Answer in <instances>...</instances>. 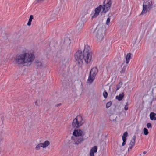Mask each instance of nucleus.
<instances>
[{"mask_svg":"<svg viewBox=\"0 0 156 156\" xmlns=\"http://www.w3.org/2000/svg\"><path fill=\"white\" fill-rule=\"evenodd\" d=\"M128 105L126 104V105L125 106V107H124V109L125 110H127L128 109Z\"/></svg>","mask_w":156,"mask_h":156,"instance_id":"nucleus-28","label":"nucleus"},{"mask_svg":"<svg viewBox=\"0 0 156 156\" xmlns=\"http://www.w3.org/2000/svg\"><path fill=\"white\" fill-rule=\"evenodd\" d=\"M84 135L83 132L81 129H75L73 133V136L71 137L72 142L73 144L78 146L84 140Z\"/></svg>","mask_w":156,"mask_h":156,"instance_id":"nucleus-3","label":"nucleus"},{"mask_svg":"<svg viewBox=\"0 0 156 156\" xmlns=\"http://www.w3.org/2000/svg\"><path fill=\"white\" fill-rule=\"evenodd\" d=\"M84 26V24L83 22L81 21L77 23L76 28L77 31L80 32L83 29Z\"/></svg>","mask_w":156,"mask_h":156,"instance_id":"nucleus-11","label":"nucleus"},{"mask_svg":"<svg viewBox=\"0 0 156 156\" xmlns=\"http://www.w3.org/2000/svg\"><path fill=\"white\" fill-rule=\"evenodd\" d=\"M61 105V103H58V104H56L55 105V106L57 107H58L60 106Z\"/></svg>","mask_w":156,"mask_h":156,"instance_id":"nucleus-29","label":"nucleus"},{"mask_svg":"<svg viewBox=\"0 0 156 156\" xmlns=\"http://www.w3.org/2000/svg\"><path fill=\"white\" fill-rule=\"evenodd\" d=\"M66 41H68L69 43H70V40L69 39H67Z\"/></svg>","mask_w":156,"mask_h":156,"instance_id":"nucleus-33","label":"nucleus"},{"mask_svg":"<svg viewBox=\"0 0 156 156\" xmlns=\"http://www.w3.org/2000/svg\"><path fill=\"white\" fill-rule=\"evenodd\" d=\"M35 103V105H36V106H38V103H37V101H36Z\"/></svg>","mask_w":156,"mask_h":156,"instance_id":"nucleus-31","label":"nucleus"},{"mask_svg":"<svg viewBox=\"0 0 156 156\" xmlns=\"http://www.w3.org/2000/svg\"><path fill=\"white\" fill-rule=\"evenodd\" d=\"M44 0H36L37 2L38 3H42Z\"/></svg>","mask_w":156,"mask_h":156,"instance_id":"nucleus-27","label":"nucleus"},{"mask_svg":"<svg viewBox=\"0 0 156 156\" xmlns=\"http://www.w3.org/2000/svg\"><path fill=\"white\" fill-rule=\"evenodd\" d=\"M2 140V137H0V143Z\"/></svg>","mask_w":156,"mask_h":156,"instance_id":"nucleus-34","label":"nucleus"},{"mask_svg":"<svg viewBox=\"0 0 156 156\" xmlns=\"http://www.w3.org/2000/svg\"><path fill=\"white\" fill-rule=\"evenodd\" d=\"M75 58L80 66L82 65L83 60L87 63H90L92 59V53L90 47L85 46L83 52L79 49L75 55Z\"/></svg>","mask_w":156,"mask_h":156,"instance_id":"nucleus-1","label":"nucleus"},{"mask_svg":"<svg viewBox=\"0 0 156 156\" xmlns=\"http://www.w3.org/2000/svg\"><path fill=\"white\" fill-rule=\"evenodd\" d=\"M98 72V69L96 67H94L91 69L90 73L89 76L87 80V83L90 84L92 83Z\"/></svg>","mask_w":156,"mask_h":156,"instance_id":"nucleus-6","label":"nucleus"},{"mask_svg":"<svg viewBox=\"0 0 156 156\" xmlns=\"http://www.w3.org/2000/svg\"><path fill=\"white\" fill-rule=\"evenodd\" d=\"M147 153V152L146 151H144L143 152V155L142 156H144V155L146 153Z\"/></svg>","mask_w":156,"mask_h":156,"instance_id":"nucleus-32","label":"nucleus"},{"mask_svg":"<svg viewBox=\"0 0 156 156\" xmlns=\"http://www.w3.org/2000/svg\"><path fill=\"white\" fill-rule=\"evenodd\" d=\"M156 115V114L154 113V112H151L150 114V119L151 120H156V117L155 116Z\"/></svg>","mask_w":156,"mask_h":156,"instance_id":"nucleus-17","label":"nucleus"},{"mask_svg":"<svg viewBox=\"0 0 156 156\" xmlns=\"http://www.w3.org/2000/svg\"><path fill=\"white\" fill-rule=\"evenodd\" d=\"M112 104V103L111 101H109L108 102L106 105V107L107 108H108L110 107Z\"/></svg>","mask_w":156,"mask_h":156,"instance_id":"nucleus-23","label":"nucleus"},{"mask_svg":"<svg viewBox=\"0 0 156 156\" xmlns=\"http://www.w3.org/2000/svg\"><path fill=\"white\" fill-rule=\"evenodd\" d=\"M110 19L109 18H108L106 20V24L107 25L108 24L110 23Z\"/></svg>","mask_w":156,"mask_h":156,"instance_id":"nucleus-25","label":"nucleus"},{"mask_svg":"<svg viewBox=\"0 0 156 156\" xmlns=\"http://www.w3.org/2000/svg\"><path fill=\"white\" fill-rule=\"evenodd\" d=\"M105 31V27L102 25H98L94 33L96 40L100 41L102 40Z\"/></svg>","mask_w":156,"mask_h":156,"instance_id":"nucleus-4","label":"nucleus"},{"mask_svg":"<svg viewBox=\"0 0 156 156\" xmlns=\"http://www.w3.org/2000/svg\"><path fill=\"white\" fill-rule=\"evenodd\" d=\"M84 122V121L83 119L82 116L78 115L73 120L72 126L73 128L76 129L81 126Z\"/></svg>","mask_w":156,"mask_h":156,"instance_id":"nucleus-5","label":"nucleus"},{"mask_svg":"<svg viewBox=\"0 0 156 156\" xmlns=\"http://www.w3.org/2000/svg\"><path fill=\"white\" fill-rule=\"evenodd\" d=\"M143 131H144V134L145 135H147L148 134V130L146 128H144Z\"/></svg>","mask_w":156,"mask_h":156,"instance_id":"nucleus-21","label":"nucleus"},{"mask_svg":"<svg viewBox=\"0 0 156 156\" xmlns=\"http://www.w3.org/2000/svg\"><path fill=\"white\" fill-rule=\"evenodd\" d=\"M126 67H127V66H124L123 67L121 71H120V73L121 74L124 73L125 72L126 69Z\"/></svg>","mask_w":156,"mask_h":156,"instance_id":"nucleus-20","label":"nucleus"},{"mask_svg":"<svg viewBox=\"0 0 156 156\" xmlns=\"http://www.w3.org/2000/svg\"><path fill=\"white\" fill-rule=\"evenodd\" d=\"M103 95L104 97L105 98H106L108 97V94L107 92L105 91L103 92Z\"/></svg>","mask_w":156,"mask_h":156,"instance_id":"nucleus-22","label":"nucleus"},{"mask_svg":"<svg viewBox=\"0 0 156 156\" xmlns=\"http://www.w3.org/2000/svg\"><path fill=\"white\" fill-rule=\"evenodd\" d=\"M50 144V142L48 140H46L43 143H40L36 145L35 149L36 150H39L41 147H42L43 148H45L48 146Z\"/></svg>","mask_w":156,"mask_h":156,"instance_id":"nucleus-9","label":"nucleus"},{"mask_svg":"<svg viewBox=\"0 0 156 156\" xmlns=\"http://www.w3.org/2000/svg\"><path fill=\"white\" fill-rule=\"evenodd\" d=\"M136 137L135 136H134L132 137V139L131 140V141L130 143V145L129 146L128 150H131L133 147L135 145V140Z\"/></svg>","mask_w":156,"mask_h":156,"instance_id":"nucleus-12","label":"nucleus"},{"mask_svg":"<svg viewBox=\"0 0 156 156\" xmlns=\"http://www.w3.org/2000/svg\"><path fill=\"white\" fill-rule=\"evenodd\" d=\"M112 2L111 0H105L104 2L103 7H102V12L105 13L110 9Z\"/></svg>","mask_w":156,"mask_h":156,"instance_id":"nucleus-8","label":"nucleus"},{"mask_svg":"<svg viewBox=\"0 0 156 156\" xmlns=\"http://www.w3.org/2000/svg\"><path fill=\"white\" fill-rule=\"evenodd\" d=\"M128 136V133L127 132H125L122 136V139L123 142L122 143V146H124L126 144V137Z\"/></svg>","mask_w":156,"mask_h":156,"instance_id":"nucleus-15","label":"nucleus"},{"mask_svg":"<svg viewBox=\"0 0 156 156\" xmlns=\"http://www.w3.org/2000/svg\"><path fill=\"white\" fill-rule=\"evenodd\" d=\"M142 155V154H140V155Z\"/></svg>","mask_w":156,"mask_h":156,"instance_id":"nucleus-35","label":"nucleus"},{"mask_svg":"<svg viewBox=\"0 0 156 156\" xmlns=\"http://www.w3.org/2000/svg\"><path fill=\"white\" fill-rule=\"evenodd\" d=\"M147 126L148 128H151V123H147Z\"/></svg>","mask_w":156,"mask_h":156,"instance_id":"nucleus-26","label":"nucleus"},{"mask_svg":"<svg viewBox=\"0 0 156 156\" xmlns=\"http://www.w3.org/2000/svg\"><path fill=\"white\" fill-rule=\"evenodd\" d=\"M98 151V147L94 146L90 150L89 152L90 156H94V153L97 152Z\"/></svg>","mask_w":156,"mask_h":156,"instance_id":"nucleus-13","label":"nucleus"},{"mask_svg":"<svg viewBox=\"0 0 156 156\" xmlns=\"http://www.w3.org/2000/svg\"><path fill=\"white\" fill-rule=\"evenodd\" d=\"M35 65L38 68H41L43 67L42 63L38 60H37L35 62Z\"/></svg>","mask_w":156,"mask_h":156,"instance_id":"nucleus-14","label":"nucleus"},{"mask_svg":"<svg viewBox=\"0 0 156 156\" xmlns=\"http://www.w3.org/2000/svg\"><path fill=\"white\" fill-rule=\"evenodd\" d=\"M152 2L151 0H148L144 3L143 4V10L141 14L146 13L149 11L152 7Z\"/></svg>","mask_w":156,"mask_h":156,"instance_id":"nucleus-7","label":"nucleus"},{"mask_svg":"<svg viewBox=\"0 0 156 156\" xmlns=\"http://www.w3.org/2000/svg\"><path fill=\"white\" fill-rule=\"evenodd\" d=\"M34 59L35 56L33 53L25 51L17 55L15 59V61L16 64L28 66L32 64Z\"/></svg>","mask_w":156,"mask_h":156,"instance_id":"nucleus-2","label":"nucleus"},{"mask_svg":"<svg viewBox=\"0 0 156 156\" xmlns=\"http://www.w3.org/2000/svg\"><path fill=\"white\" fill-rule=\"evenodd\" d=\"M33 19V16L32 15H30V18H29V20L28 21L31 22L32 20Z\"/></svg>","mask_w":156,"mask_h":156,"instance_id":"nucleus-24","label":"nucleus"},{"mask_svg":"<svg viewBox=\"0 0 156 156\" xmlns=\"http://www.w3.org/2000/svg\"><path fill=\"white\" fill-rule=\"evenodd\" d=\"M124 96V94L123 93L119 94V96H117L116 97V99L118 100L119 101L122 100Z\"/></svg>","mask_w":156,"mask_h":156,"instance_id":"nucleus-18","label":"nucleus"},{"mask_svg":"<svg viewBox=\"0 0 156 156\" xmlns=\"http://www.w3.org/2000/svg\"><path fill=\"white\" fill-rule=\"evenodd\" d=\"M122 83L121 82H120L116 86V90H117L120 88L122 87Z\"/></svg>","mask_w":156,"mask_h":156,"instance_id":"nucleus-19","label":"nucleus"},{"mask_svg":"<svg viewBox=\"0 0 156 156\" xmlns=\"http://www.w3.org/2000/svg\"><path fill=\"white\" fill-rule=\"evenodd\" d=\"M102 8V6L100 5L95 9V13L92 16V19L97 17L99 15Z\"/></svg>","mask_w":156,"mask_h":156,"instance_id":"nucleus-10","label":"nucleus"},{"mask_svg":"<svg viewBox=\"0 0 156 156\" xmlns=\"http://www.w3.org/2000/svg\"><path fill=\"white\" fill-rule=\"evenodd\" d=\"M31 22L28 21V22L27 23V25L28 26H30L31 25Z\"/></svg>","mask_w":156,"mask_h":156,"instance_id":"nucleus-30","label":"nucleus"},{"mask_svg":"<svg viewBox=\"0 0 156 156\" xmlns=\"http://www.w3.org/2000/svg\"><path fill=\"white\" fill-rule=\"evenodd\" d=\"M131 56V54L129 53L126 55L125 58L126 59V64L129 63V61L130 60Z\"/></svg>","mask_w":156,"mask_h":156,"instance_id":"nucleus-16","label":"nucleus"}]
</instances>
